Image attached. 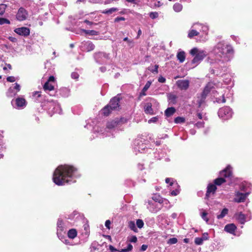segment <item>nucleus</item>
<instances>
[{
  "instance_id": "obj_9",
  "label": "nucleus",
  "mask_w": 252,
  "mask_h": 252,
  "mask_svg": "<svg viewBox=\"0 0 252 252\" xmlns=\"http://www.w3.org/2000/svg\"><path fill=\"white\" fill-rule=\"evenodd\" d=\"M147 208L151 212L156 213L161 209V205L160 204L153 202V201H149L147 205Z\"/></svg>"
},
{
  "instance_id": "obj_10",
  "label": "nucleus",
  "mask_w": 252,
  "mask_h": 252,
  "mask_svg": "<svg viewBox=\"0 0 252 252\" xmlns=\"http://www.w3.org/2000/svg\"><path fill=\"white\" fill-rule=\"evenodd\" d=\"M28 16V11L23 7H20L16 14V19L19 21H23L27 19Z\"/></svg>"
},
{
  "instance_id": "obj_22",
  "label": "nucleus",
  "mask_w": 252,
  "mask_h": 252,
  "mask_svg": "<svg viewBox=\"0 0 252 252\" xmlns=\"http://www.w3.org/2000/svg\"><path fill=\"white\" fill-rule=\"evenodd\" d=\"M67 235L69 238L73 239L77 236V231L75 229H71L68 231Z\"/></svg>"
},
{
  "instance_id": "obj_13",
  "label": "nucleus",
  "mask_w": 252,
  "mask_h": 252,
  "mask_svg": "<svg viewBox=\"0 0 252 252\" xmlns=\"http://www.w3.org/2000/svg\"><path fill=\"white\" fill-rule=\"evenodd\" d=\"M14 32L20 35L27 36L30 32L29 28L26 27L18 28L14 30Z\"/></svg>"
},
{
  "instance_id": "obj_11",
  "label": "nucleus",
  "mask_w": 252,
  "mask_h": 252,
  "mask_svg": "<svg viewBox=\"0 0 252 252\" xmlns=\"http://www.w3.org/2000/svg\"><path fill=\"white\" fill-rule=\"evenodd\" d=\"M249 194V193L247 192L243 193L240 192L239 191H236L235 194V198L234 201L237 203L243 202L246 200V197Z\"/></svg>"
},
{
  "instance_id": "obj_21",
  "label": "nucleus",
  "mask_w": 252,
  "mask_h": 252,
  "mask_svg": "<svg viewBox=\"0 0 252 252\" xmlns=\"http://www.w3.org/2000/svg\"><path fill=\"white\" fill-rule=\"evenodd\" d=\"M217 187L215 185L213 184H210L208 185L207 187V191L206 193V196H209L211 193L214 194L216 191Z\"/></svg>"
},
{
  "instance_id": "obj_32",
  "label": "nucleus",
  "mask_w": 252,
  "mask_h": 252,
  "mask_svg": "<svg viewBox=\"0 0 252 252\" xmlns=\"http://www.w3.org/2000/svg\"><path fill=\"white\" fill-rule=\"evenodd\" d=\"M228 210L227 208H224L221 211L220 214L217 216V218L218 219H222L228 214Z\"/></svg>"
},
{
  "instance_id": "obj_59",
  "label": "nucleus",
  "mask_w": 252,
  "mask_h": 252,
  "mask_svg": "<svg viewBox=\"0 0 252 252\" xmlns=\"http://www.w3.org/2000/svg\"><path fill=\"white\" fill-rule=\"evenodd\" d=\"M132 248H133V246L129 244L126 248H125V249L127 251V252H129V251H131L132 250Z\"/></svg>"
},
{
  "instance_id": "obj_39",
  "label": "nucleus",
  "mask_w": 252,
  "mask_h": 252,
  "mask_svg": "<svg viewBox=\"0 0 252 252\" xmlns=\"http://www.w3.org/2000/svg\"><path fill=\"white\" fill-rule=\"evenodd\" d=\"M118 10V9L117 8H111L108 10H105L103 12V13L105 14H111L114 12H116Z\"/></svg>"
},
{
  "instance_id": "obj_48",
  "label": "nucleus",
  "mask_w": 252,
  "mask_h": 252,
  "mask_svg": "<svg viewBox=\"0 0 252 252\" xmlns=\"http://www.w3.org/2000/svg\"><path fill=\"white\" fill-rule=\"evenodd\" d=\"M151 18L154 19L158 16V13L157 12H152L149 14Z\"/></svg>"
},
{
  "instance_id": "obj_43",
  "label": "nucleus",
  "mask_w": 252,
  "mask_h": 252,
  "mask_svg": "<svg viewBox=\"0 0 252 252\" xmlns=\"http://www.w3.org/2000/svg\"><path fill=\"white\" fill-rule=\"evenodd\" d=\"M203 241H204L203 240L202 238L197 237V238H195L194 242H195V244L198 245H200L202 244Z\"/></svg>"
},
{
  "instance_id": "obj_28",
  "label": "nucleus",
  "mask_w": 252,
  "mask_h": 252,
  "mask_svg": "<svg viewBox=\"0 0 252 252\" xmlns=\"http://www.w3.org/2000/svg\"><path fill=\"white\" fill-rule=\"evenodd\" d=\"M104 58L106 59H107L109 58V55L104 53H99L96 55V61L98 63H100L101 61L98 60L99 58Z\"/></svg>"
},
{
  "instance_id": "obj_34",
  "label": "nucleus",
  "mask_w": 252,
  "mask_h": 252,
  "mask_svg": "<svg viewBox=\"0 0 252 252\" xmlns=\"http://www.w3.org/2000/svg\"><path fill=\"white\" fill-rule=\"evenodd\" d=\"M225 182V179L222 177H220V178H218L216 179V180H215L214 183H215V185L220 186V185H221L222 183H224Z\"/></svg>"
},
{
  "instance_id": "obj_60",
  "label": "nucleus",
  "mask_w": 252,
  "mask_h": 252,
  "mask_svg": "<svg viewBox=\"0 0 252 252\" xmlns=\"http://www.w3.org/2000/svg\"><path fill=\"white\" fill-rule=\"evenodd\" d=\"M110 224H111V221L109 220H107L106 221H105V226L108 228V229H110Z\"/></svg>"
},
{
  "instance_id": "obj_19",
  "label": "nucleus",
  "mask_w": 252,
  "mask_h": 252,
  "mask_svg": "<svg viewBox=\"0 0 252 252\" xmlns=\"http://www.w3.org/2000/svg\"><path fill=\"white\" fill-rule=\"evenodd\" d=\"M64 230V225L63 221L62 220L59 219L57 222V234L58 235V237L60 238V239H62V238H60V236H59L60 234H61V233Z\"/></svg>"
},
{
  "instance_id": "obj_15",
  "label": "nucleus",
  "mask_w": 252,
  "mask_h": 252,
  "mask_svg": "<svg viewBox=\"0 0 252 252\" xmlns=\"http://www.w3.org/2000/svg\"><path fill=\"white\" fill-rule=\"evenodd\" d=\"M134 145L135 150L138 151L141 153L143 152L146 148L145 145L141 141H140L139 139L135 140L134 142Z\"/></svg>"
},
{
  "instance_id": "obj_64",
  "label": "nucleus",
  "mask_w": 252,
  "mask_h": 252,
  "mask_svg": "<svg viewBox=\"0 0 252 252\" xmlns=\"http://www.w3.org/2000/svg\"><path fill=\"white\" fill-rule=\"evenodd\" d=\"M148 248L147 245H142L141 247V251H145Z\"/></svg>"
},
{
  "instance_id": "obj_53",
  "label": "nucleus",
  "mask_w": 252,
  "mask_h": 252,
  "mask_svg": "<svg viewBox=\"0 0 252 252\" xmlns=\"http://www.w3.org/2000/svg\"><path fill=\"white\" fill-rule=\"evenodd\" d=\"M158 65H155L154 69H150V67H149V70H150L153 73H158Z\"/></svg>"
},
{
  "instance_id": "obj_46",
  "label": "nucleus",
  "mask_w": 252,
  "mask_h": 252,
  "mask_svg": "<svg viewBox=\"0 0 252 252\" xmlns=\"http://www.w3.org/2000/svg\"><path fill=\"white\" fill-rule=\"evenodd\" d=\"M136 225L138 228H141L144 225V222L142 220L138 219L136 221Z\"/></svg>"
},
{
  "instance_id": "obj_44",
  "label": "nucleus",
  "mask_w": 252,
  "mask_h": 252,
  "mask_svg": "<svg viewBox=\"0 0 252 252\" xmlns=\"http://www.w3.org/2000/svg\"><path fill=\"white\" fill-rule=\"evenodd\" d=\"M174 122L176 124L182 123L185 122V119L182 117H178L175 119Z\"/></svg>"
},
{
  "instance_id": "obj_55",
  "label": "nucleus",
  "mask_w": 252,
  "mask_h": 252,
  "mask_svg": "<svg viewBox=\"0 0 252 252\" xmlns=\"http://www.w3.org/2000/svg\"><path fill=\"white\" fill-rule=\"evenodd\" d=\"M7 81L9 82H14L15 81V78L14 76H9L6 79Z\"/></svg>"
},
{
  "instance_id": "obj_33",
  "label": "nucleus",
  "mask_w": 252,
  "mask_h": 252,
  "mask_svg": "<svg viewBox=\"0 0 252 252\" xmlns=\"http://www.w3.org/2000/svg\"><path fill=\"white\" fill-rule=\"evenodd\" d=\"M83 31L84 33L87 34H89L91 35H97L98 34V32L94 30H83Z\"/></svg>"
},
{
  "instance_id": "obj_31",
  "label": "nucleus",
  "mask_w": 252,
  "mask_h": 252,
  "mask_svg": "<svg viewBox=\"0 0 252 252\" xmlns=\"http://www.w3.org/2000/svg\"><path fill=\"white\" fill-rule=\"evenodd\" d=\"M117 125H118V122L117 121L115 120V121L109 122L107 125V128L108 129H110L116 126H117Z\"/></svg>"
},
{
  "instance_id": "obj_24",
  "label": "nucleus",
  "mask_w": 252,
  "mask_h": 252,
  "mask_svg": "<svg viewBox=\"0 0 252 252\" xmlns=\"http://www.w3.org/2000/svg\"><path fill=\"white\" fill-rule=\"evenodd\" d=\"M175 111H176L174 107L168 108L165 111V115L167 117H170L174 114V113L175 112Z\"/></svg>"
},
{
  "instance_id": "obj_6",
  "label": "nucleus",
  "mask_w": 252,
  "mask_h": 252,
  "mask_svg": "<svg viewBox=\"0 0 252 252\" xmlns=\"http://www.w3.org/2000/svg\"><path fill=\"white\" fill-rule=\"evenodd\" d=\"M212 87V84L208 83L204 88V91L200 94V96L198 97L196 101L199 107H201L202 104L204 102L207 95L210 92Z\"/></svg>"
},
{
  "instance_id": "obj_20",
  "label": "nucleus",
  "mask_w": 252,
  "mask_h": 252,
  "mask_svg": "<svg viewBox=\"0 0 252 252\" xmlns=\"http://www.w3.org/2000/svg\"><path fill=\"white\" fill-rule=\"evenodd\" d=\"M236 226L233 223L227 224L224 227V230L229 233L234 234L236 229Z\"/></svg>"
},
{
  "instance_id": "obj_25",
  "label": "nucleus",
  "mask_w": 252,
  "mask_h": 252,
  "mask_svg": "<svg viewBox=\"0 0 252 252\" xmlns=\"http://www.w3.org/2000/svg\"><path fill=\"white\" fill-rule=\"evenodd\" d=\"M144 109L146 113L151 114L153 113V110L152 108V104L151 103H147L145 105Z\"/></svg>"
},
{
  "instance_id": "obj_58",
  "label": "nucleus",
  "mask_w": 252,
  "mask_h": 252,
  "mask_svg": "<svg viewBox=\"0 0 252 252\" xmlns=\"http://www.w3.org/2000/svg\"><path fill=\"white\" fill-rule=\"evenodd\" d=\"M125 20V18L124 17H118L117 18H115V22H118L120 21H124Z\"/></svg>"
},
{
  "instance_id": "obj_63",
  "label": "nucleus",
  "mask_w": 252,
  "mask_h": 252,
  "mask_svg": "<svg viewBox=\"0 0 252 252\" xmlns=\"http://www.w3.org/2000/svg\"><path fill=\"white\" fill-rule=\"evenodd\" d=\"M54 81H55L54 77L53 76H50V77L49 78V79L47 82H49V83H52V82H54Z\"/></svg>"
},
{
  "instance_id": "obj_40",
  "label": "nucleus",
  "mask_w": 252,
  "mask_h": 252,
  "mask_svg": "<svg viewBox=\"0 0 252 252\" xmlns=\"http://www.w3.org/2000/svg\"><path fill=\"white\" fill-rule=\"evenodd\" d=\"M10 22L9 20L3 18H0V25H2L5 24H10Z\"/></svg>"
},
{
  "instance_id": "obj_42",
  "label": "nucleus",
  "mask_w": 252,
  "mask_h": 252,
  "mask_svg": "<svg viewBox=\"0 0 252 252\" xmlns=\"http://www.w3.org/2000/svg\"><path fill=\"white\" fill-rule=\"evenodd\" d=\"M153 200L155 201V202H158L159 204H161L162 203L161 200L162 199L160 198V196L159 195H155L153 197Z\"/></svg>"
},
{
  "instance_id": "obj_17",
  "label": "nucleus",
  "mask_w": 252,
  "mask_h": 252,
  "mask_svg": "<svg viewBox=\"0 0 252 252\" xmlns=\"http://www.w3.org/2000/svg\"><path fill=\"white\" fill-rule=\"evenodd\" d=\"M234 217L241 224H244L245 223L246 216L242 213H237Z\"/></svg>"
},
{
  "instance_id": "obj_16",
  "label": "nucleus",
  "mask_w": 252,
  "mask_h": 252,
  "mask_svg": "<svg viewBox=\"0 0 252 252\" xmlns=\"http://www.w3.org/2000/svg\"><path fill=\"white\" fill-rule=\"evenodd\" d=\"M81 48L82 50L89 52L94 49V45L91 42L87 41L82 43Z\"/></svg>"
},
{
  "instance_id": "obj_47",
  "label": "nucleus",
  "mask_w": 252,
  "mask_h": 252,
  "mask_svg": "<svg viewBox=\"0 0 252 252\" xmlns=\"http://www.w3.org/2000/svg\"><path fill=\"white\" fill-rule=\"evenodd\" d=\"M207 213L204 211L201 214V216L202 219H203L207 223L208 222L209 219L207 217Z\"/></svg>"
},
{
  "instance_id": "obj_50",
  "label": "nucleus",
  "mask_w": 252,
  "mask_h": 252,
  "mask_svg": "<svg viewBox=\"0 0 252 252\" xmlns=\"http://www.w3.org/2000/svg\"><path fill=\"white\" fill-rule=\"evenodd\" d=\"M151 84H152L151 81H147V82L145 84V86L143 88V89H144V91H147L148 90V89L150 88Z\"/></svg>"
},
{
  "instance_id": "obj_51",
  "label": "nucleus",
  "mask_w": 252,
  "mask_h": 252,
  "mask_svg": "<svg viewBox=\"0 0 252 252\" xmlns=\"http://www.w3.org/2000/svg\"><path fill=\"white\" fill-rule=\"evenodd\" d=\"M137 239L135 236H132L128 238V241L130 242L135 243L137 242Z\"/></svg>"
},
{
  "instance_id": "obj_8",
  "label": "nucleus",
  "mask_w": 252,
  "mask_h": 252,
  "mask_svg": "<svg viewBox=\"0 0 252 252\" xmlns=\"http://www.w3.org/2000/svg\"><path fill=\"white\" fill-rule=\"evenodd\" d=\"M201 24L199 23L194 24L191 27V29L189 31L188 37L190 38H192L194 36L199 34V30H200Z\"/></svg>"
},
{
  "instance_id": "obj_14",
  "label": "nucleus",
  "mask_w": 252,
  "mask_h": 252,
  "mask_svg": "<svg viewBox=\"0 0 252 252\" xmlns=\"http://www.w3.org/2000/svg\"><path fill=\"white\" fill-rule=\"evenodd\" d=\"M177 86L182 90H186L189 87V82L187 80H180L176 82Z\"/></svg>"
},
{
  "instance_id": "obj_12",
  "label": "nucleus",
  "mask_w": 252,
  "mask_h": 252,
  "mask_svg": "<svg viewBox=\"0 0 252 252\" xmlns=\"http://www.w3.org/2000/svg\"><path fill=\"white\" fill-rule=\"evenodd\" d=\"M119 97L116 96L113 97L111 99L109 104H108L111 110H115L119 107Z\"/></svg>"
},
{
  "instance_id": "obj_41",
  "label": "nucleus",
  "mask_w": 252,
  "mask_h": 252,
  "mask_svg": "<svg viewBox=\"0 0 252 252\" xmlns=\"http://www.w3.org/2000/svg\"><path fill=\"white\" fill-rule=\"evenodd\" d=\"M176 96L174 94H170L168 96V99L170 103H175L176 102Z\"/></svg>"
},
{
  "instance_id": "obj_29",
  "label": "nucleus",
  "mask_w": 252,
  "mask_h": 252,
  "mask_svg": "<svg viewBox=\"0 0 252 252\" xmlns=\"http://www.w3.org/2000/svg\"><path fill=\"white\" fill-rule=\"evenodd\" d=\"M112 110H113L111 109L109 105H107L103 109H102L101 113L104 116H108Z\"/></svg>"
},
{
  "instance_id": "obj_30",
  "label": "nucleus",
  "mask_w": 252,
  "mask_h": 252,
  "mask_svg": "<svg viewBox=\"0 0 252 252\" xmlns=\"http://www.w3.org/2000/svg\"><path fill=\"white\" fill-rule=\"evenodd\" d=\"M173 8L175 12H179L182 11L183 6L180 3H176L173 5Z\"/></svg>"
},
{
  "instance_id": "obj_37",
  "label": "nucleus",
  "mask_w": 252,
  "mask_h": 252,
  "mask_svg": "<svg viewBox=\"0 0 252 252\" xmlns=\"http://www.w3.org/2000/svg\"><path fill=\"white\" fill-rule=\"evenodd\" d=\"M6 7L7 5H6L5 4L2 3L0 4V15H3Z\"/></svg>"
},
{
  "instance_id": "obj_7",
  "label": "nucleus",
  "mask_w": 252,
  "mask_h": 252,
  "mask_svg": "<svg viewBox=\"0 0 252 252\" xmlns=\"http://www.w3.org/2000/svg\"><path fill=\"white\" fill-rule=\"evenodd\" d=\"M14 107L17 109H23L27 105V101L23 97H17L15 100H13L11 102Z\"/></svg>"
},
{
  "instance_id": "obj_36",
  "label": "nucleus",
  "mask_w": 252,
  "mask_h": 252,
  "mask_svg": "<svg viewBox=\"0 0 252 252\" xmlns=\"http://www.w3.org/2000/svg\"><path fill=\"white\" fill-rule=\"evenodd\" d=\"M128 226L134 232L137 231V228L135 226V222L133 221H130L128 222Z\"/></svg>"
},
{
  "instance_id": "obj_5",
  "label": "nucleus",
  "mask_w": 252,
  "mask_h": 252,
  "mask_svg": "<svg viewBox=\"0 0 252 252\" xmlns=\"http://www.w3.org/2000/svg\"><path fill=\"white\" fill-rule=\"evenodd\" d=\"M46 106L48 108L49 113L61 114L62 112L61 106L56 101H49L46 103Z\"/></svg>"
},
{
  "instance_id": "obj_2",
  "label": "nucleus",
  "mask_w": 252,
  "mask_h": 252,
  "mask_svg": "<svg viewBox=\"0 0 252 252\" xmlns=\"http://www.w3.org/2000/svg\"><path fill=\"white\" fill-rule=\"evenodd\" d=\"M77 169L75 167L67 165L59 166L55 170L53 176V182L58 186L64 185L66 183L71 182V178L75 176Z\"/></svg>"
},
{
  "instance_id": "obj_4",
  "label": "nucleus",
  "mask_w": 252,
  "mask_h": 252,
  "mask_svg": "<svg viewBox=\"0 0 252 252\" xmlns=\"http://www.w3.org/2000/svg\"><path fill=\"white\" fill-rule=\"evenodd\" d=\"M232 110L228 106L220 108L218 111L219 116L223 120H228L231 118L233 115Z\"/></svg>"
},
{
  "instance_id": "obj_35",
  "label": "nucleus",
  "mask_w": 252,
  "mask_h": 252,
  "mask_svg": "<svg viewBox=\"0 0 252 252\" xmlns=\"http://www.w3.org/2000/svg\"><path fill=\"white\" fill-rule=\"evenodd\" d=\"M165 182L167 184H169V185L170 186H174L175 187H178L177 183H174L173 179L172 178H166L165 180Z\"/></svg>"
},
{
  "instance_id": "obj_61",
  "label": "nucleus",
  "mask_w": 252,
  "mask_h": 252,
  "mask_svg": "<svg viewBox=\"0 0 252 252\" xmlns=\"http://www.w3.org/2000/svg\"><path fill=\"white\" fill-rule=\"evenodd\" d=\"M203 125H204V123L202 122H197L196 124V126L197 127H201L202 126H203Z\"/></svg>"
},
{
  "instance_id": "obj_26",
  "label": "nucleus",
  "mask_w": 252,
  "mask_h": 252,
  "mask_svg": "<svg viewBox=\"0 0 252 252\" xmlns=\"http://www.w3.org/2000/svg\"><path fill=\"white\" fill-rule=\"evenodd\" d=\"M14 85H15V86L14 87V89H15L16 90V92H14L13 91L12 88L10 87L8 90V93L12 92V93H13V95H16L17 94V93L19 91H20L21 87H20V85L17 83H15Z\"/></svg>"
},
{
  "instance_id": "obj_38",
  "label": "nucleus",
  "mask_w": 252,
  "mask_h": 252,
  "mask_svg": "<svg viewBox=\"0 0 252 252\" xmlns=\"http://www.w3.org/2000/svg\"><path fill=\"white\" fill-rule=\"evenodd\" d=\"M199 31H202L204 34L207 35L208 31V27L207 26H204L201 24L200 30Z\"/></svg>"
},
{
  "instance_id": "obj_62",
  "label": "nucleus",
  "mask_w": 252,
  "mask_h": 252,
  "mask_svg": "<svg viewBox=\"0 0 252 252\" xmlns=\"http://www.w3.org/2000/svg\"><path fill=\"white\" fill-rule=\"evenodd\" d=\"M33 95L35 97H40L41 95L40 92H35L33 93Z\"/></svg>"
},
{
  "instance_id": "obj_27",
  "label": "nucleus",
  "mask_w": 252,
  "mask_h": 252,
  "mask_svg": "<svg viewBox=\"0 0 252 252\" xmlns=\"http://www.w3.org/2000/svg\"><path fill=\"white\" fill-rule=\"evenodd\" d=\"M178 60L180 63H183L185 60V53L183 51L179 52L177 55Z\"/></svg>"
},
{
  "instance_id": "obj_54",
  "label": "nucleus",
  "mask_w": 252,
  "mask_h": 252,
  "mask_svg": "<svg viewBox=\"0 0 252 252\" xmlns=\"http://www.w3.org/2000/svg\"><path fill=\"white\" fill-rule=\"evenodd\" d=\"M216 101L217 102H218V103H220V102L224 103V102H225V99L224 98V95H222V99H220V98H217L216 99Z\"/></svg>"
},
{
  "instance_id": "obj_3",
  "label": "nucleus",
  "mask_w": 252,
  "mask_h": 252,
  "mask_svg": "<svg viewBox=\"0 0 252 252\" xmlns=\"http://www.w3.org/2000/svg\"><path fill=\"white\" fill-rule=\"evenodd\" d=\"M190 54L194 56L191 63L194 64L195 66L198 65L207 55V53L205 50L197 48L192 49L190 51Z\"/></svg>"
},
{
  "instance_id": "obj_18",
  "label": "nucleus",
  "mask_w": 252,
  "mask_h": 252,
  "mask_svg": "<svg viewBox=\"0 0 252 252\" xmlns=\"http://www.w3.org/2000/svg\"><path fill=\"white\" fill-rule=\"evenodd\" d=\"M221 177L223 176L225 178L230 177L232 176L231 167L228 165L226 168L220 172Z\"/></svg>"
},
{
  "instance_id": "obj_23",
  "label": "nucleus",
  "mask_w": 252,
  "mask_h": 252,
  "mask_svg": "<svg viewBox=\"0 0 252 252\" xmlns=\"http://www.w3.org/2000/svg\"><path fill=\"white\" fill-rule=\"evenodd\" d=\"M43 89L45 91H52L54 89V87L52 83L46 82L43 86Z\"/></svg>"
},
{
  "instance_id": "obj_1",
  "label": "nucleus",
  "mask_w": 252,
  "mask_h": 252,
  "mask_svg": "<svg viewBox=\"0 0 252 252\" xmlns=\"http://www.w3.org/2000/svg\"><path fill=\"white\" fill-rule=\"evenodd\" d=\"M212 53L214 58H209L208 61L215 68L211 69V73L218 75L222 68L225 67V63L232 58L233 50L230 45L220 42L214 47Z\"/></svg>"
},
{
  "instance_id": "obj_56",
  "label": "nucleus",
  "mask_w": 252,
  "mask_h": 252,
  "mask_svg": "<svg viewBox=\"0 0 252 252\" xmlns=\"http://www.w3.org/2000/svg\"><path fill=\"white\" fill-rule=\"evenodd\" d=\"M201 238H202V239H203V241L208 240L209 238L208 233H203Z\"/></svg>"
},
{
  "instance_id": "obj_57",
  "label": "nucleus",
  "mask_w": 252,
  "mask_h": 252,
  "mask_svg": "<svg viewBox=\"0 0 252 252\" xmlns=\"http://www.w3.org/2000/svg\"><path fill=\"white\" fill-rule=\"evenodd\" d=\"M71 77L74 79H77L79 77V74L76 72H73L71 74Z\"/></svg>"
},
{
  "instance_id": "obj_52",
  "label": "nucleus",
  "mask_w": 252,
  "mask_h": 252,
  "mask_svg": "<svg viewBox=\"0 0 252 252\" xmlns=\"http://www.w3.org/2000/svg\"><path fill=\"white\" fill-rule=\"evenodd\" d=\"M158 117L157 116L153 117L148 121V123H156L158 121Z\"/></svg>"
},
{
  "instance_id": "obj_49",
  "label": "nucleus",
  "mask_w": 252,
  "mask_h": 252,
  "mask_svg": "<svg viewBox=\"0 0 252 252\" xmlns=\"http://www.w3.org/2000/svg\"><path fill=\"white\" fill-rule=\"evenodd\" d=\"M180 192V190L178 189H176L175 190H171L170 194L172 196H176L178 195Z\"/></svg>"
},
{
  "instance_id": "obj_45",
  "label": "nucleus",
  "mask_w": 252,
  "mask_h": 252,
  "mask_svg": "<svg viewBox=\"0 0 252 252\" xmlns=\"http://www.w3.org/2000/svg\"><path fill=\"white\" fill-rule=\"evenodd\" d=\"M177 239L176 238H170L168 241L167 243L170 245L175 244L177 243Z\"/></svg>"
}]
</instances>
